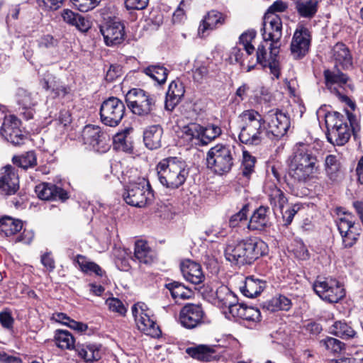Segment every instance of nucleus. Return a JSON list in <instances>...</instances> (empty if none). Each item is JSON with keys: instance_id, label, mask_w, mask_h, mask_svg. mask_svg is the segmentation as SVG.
Segmentation results:
<instances>
[{"instance_id": "f257e3e1", "label": "nucleus", "mask_w": 363, "mask_h": 363, "mask_svg": "<svg viewBox=\"0 0 363 363\" xmlns=\"http://www.w3.org/2000/svg\"><path fill=\"white\" fill-rule=\"evenodd\" d=\"M267 244L257 238H249L240 241H229L225 248V257L234 264H251L266 254Z\"/></svg>"}, {"instance_id": "f03ea898", "label": "nucleus", "mask_w": 363, "mask_h": 363, "mask_svg": "<svg viewBox=\"0 0 363 363\" xmlns=\"http://www.w3.org/2000/svg\"><path fill=\"white\" fill-rule=\"evenodd\" d=\"M317 157L313 153L309 145L297 143L289 158V175L298 182H306L317 172Z\"/></svg>"}, {"instance_id": "7ed1b4c3", "label": "nucleus", "mask_w": 363, "mask_h": 363, "mask_svg": "<svg viewBox=\"0 0 363 363\" xmlns=\"http://www.w3.org/2000/svg\"><path fill=\"white\" fill-rule=\"evenodd\" d=\"M160 182L167 188L175 189L182 186L189 175L186 162L181 157H169L157 165Z\"/></svg>"}, {"instance_id": "20e7f679", "label": "nucleus", "mask_w": 363, "mask_h": 363, "mask_svg": "<svg viewBox=\"0 0 363 363\" xmlns=\"http://www.w3.org/2000/svg\"><path fill=\"white\" fill-rule=\"evenodd\" d=\"M235 160L234 148L220 144L211 147L206 155L207 167L218 175L230 172Z\"/></svg>"}, {"instance_id": "39448f33", "label": "nucleus", "mask_w": 363, "mask_h": 363, "mask_svg": "<svg viewBox=\"0 0 363 363\" xmlns=\"http://www.w3.org/2000/svg\"><path fill=\"white\" fill-rule=\"evenodd\" d=\"M125 201L130 206L144 208L150 205L154 200V193L148 180L138 178L130 182L123 193Z\"/></svg>"}, {"instance_id": "423d86ee", "label": "nucleus", "mask_w": 363, "mask_h": 363, "mask_svg": "<svg viewBox=\"0 0 363 363\" xmlns=\"http://www.w3.org/2000/svg\"><path fill=\"white\" fill-rule=\"evenodd\" d=\"M346 122L344 115L337 111H328L325 114V122L328 130H336L338 136H357L361 127L357 116L351 112L346 111Z\"/></svg>"}, {"instance_id": "0eeeda50", "label": "nucleus", "mask_w": 363, "mask_h": 363, "mask_svg": "<svg viewBox=\"0 0 363 363\" xmlns=\"http://www.w3.org/2000/svg\"><path fill=\"white\" fill-rule=\"evenodd\" d=\"M125 102L131 112L139 116L152 114L157 108V99L142 89L134 88L125 95Z\"/></svg>"}, {"instance_id": "6e6552de", "label": "nucleus", "mask_w": 363, "mask_h": 363, "mask_svg": "<svg viewBox=\"0 0 363 363\" xmlns=\"http://www.w3.org/2000/svg\"><path fill=\"white\" fill-rule=\"evenodd\" d=\"M132 313L138 329L152 337H158L161 330L156 323L152 311L143 302H138L132 307Z\"/></svg>"}, {"instance_id": "1a4fd4ad", "label": "nucleus", "mask_w": 363, "mask_h": 363, "mask_svg": "<svg viewBox=\"0 0 363 363\" xmlns=\"http://www.w3.org/2000/svg\"><path fill=\"white\" fill-rule=\"evenodd\" d=\"M313 288L321 299L329 303H337L345 296L343 286L335 279H318Z\"/></svg>"}, {"instance_id": "9d476101", "label": "nucleus", "mask_w": 363, "mask_h": 363, "mask_svg": "<svg viewBox=\"0 0 363 363\" xmlns=\"http://www.w3.org/2000/svg\"><path fill=\"white\" fill-rule=\"evenodd\" d=\"M125 110V105L122 101L116 97H109L101 105V121L106 125L116 126L122 120Z\"/></svg>"}, {"instance_id": "9b49d317", "label": "nucleus", "mask_w": 363, "mask_h": 363, "mask_svg": "<svg viewBox=\"0 0 363 363\" xmlns=\"http://www.w3.org/2000/svg\"><path fill=\"white\" fill-rule=\"evenodd\" d=\"M269 52H267L266 46L261 43L257 48L256 52L257 62L261 65L263 67H269L271 74H272L277 79L279 77L280 70L278 61V55L279 53L280 47L270 45L268 48Z\"/></svg>"}, {"instance_id": "f8f14e48", "label": "nucleus", "mask_w": 363, "mask_h": 363, "mask_svg": "<svg viewBox=\"0 0 363 363\" xmlns=\"http://www.w3.org/2000/svg\"><path fill=\"white\" fill-rule=\"evenodd\" d=\"M311 35L309 30L302 25L296 28L290 45V50L294 58H303L309 51Z\"/></svg>"}, {"instance_id": "ddd939ff", "label": "nucleus", "mask_w": 363, "mask_h": 363, "mask_svg": "<svg viewBox=\"0 0 363 363\" xmlns=\"http://www.w3.org/2000/svg\"><path fill=\"white\" fill-rule=\"evenodd\" d=\"M264 43L270 42V45L280 47L282 36V22L279 16H264L263 28L261 30Z\"/></svg>"}, {"instance_id": "4468645a", "label": "nucleus", "mask_w": 363, "mask_h": 363, "mask_svg": "<svg viewBox=\"0 0 363 363\" xmlns=\"http://www.w3.org/2000/svg\"><path fill=\"white\" fill-rule=\"evenodd\" d=\"M204 315L201 305L187 303L179 312V322L186 328H195L203 322Z\"/></svg>"}, {"instance_id": "2eb2a0df", "label": "nucleus", "mask_w": 363, "mask_h": 363, "mask_svg": "<svg viewBox=\"0 0 363 363\" xmlns=\"http://www.w3.org/2000/svg\"><path fill=\"white\" fill-rule=\"evenodd\" d=\"M104 42L108 46L121 44L125 36L124 26L119 21L111 20L100 26Z\"/></svg>"}, {"instance_id": "dca6fc26", "label": "nucleus", "mask_w": 363, "mask_h": 363, "mask_svg": "<svg viewBox=\"0 0 363 363\" xmlns=\"http://www.w3.org/2000/svg\"><path fill=\"white\" fill-rule=\"evenodd\" d=\"M228 19V16L217 10L208 11L201 20L199 28L198 35L203 38L209 31L213 30L224 25Z\"/></svg>"}, {"instance_id": "f3484780", "label": "nucleus", "mask_w": 363, "mask_h": 363, "mask_svg": "<svg viewBox=\"0 0 363 363\" xmlns=\"http://www.w3.org/2000/svg\"><path fill=\"white\" fill-rule=\"evenodd\" d=\"M19 188L18 177L11 165L4 167L0 176V192L6 195L14 194Z\"/></svg>"}, {"instance_id": "a211bd4d", "label": "nucleus", "mask_w": 363, "mask_h": 363, "mask_svg": "<svg viewBox=\"0 0 363 363\" xmlns=\"http://www.w3.org/2000/svg\"><path fill=\"white\" fill-rule=\"evenodd\" d=\"M35 193L42 200L59 199L64 201L68 198L66 191L52 183L38 184L35 186Z\"/></svg>"}, {"instance_id": "6ab92c4d", "label": "nucleus", "mask_w": 363, "mask_h": 363, "mask_svg": "<svg viewBox=\"0 0 363 363\" xmlns=\"http://www.w3.org/2000/svg\"><path fill=\"white\" fill-rule=\"evenodd\" d=\"M181 271L184 278L194 284H201L205 279L201 264L190 259L181 263Z\"/></svg>"}, {"instance_id": "aec40b11", "label": "nucleus", "mask_w": 363, "mask_h": 363, "mask_svg": "<svg viewBox=\"0 0 363 363\" xmlns=\"http://www.w3.org/2000/svg\"><path fill=\"white\" fill-rule=\"evenodd\" d=\"M269 220V207L261 206L251 216L247 228L250 230H264L270 225Z\"/></svg>"}, {"instance_id": "412c9836", "label": "nucleus", "mask_w": 363, "mask_h": 363, "mask_svg": "<svg viewBox=\"0 0 363 363\" xmlns=\"http://www.w3.org/2000/svg\"><path fill=\"white\" fill-rule=\"evenodd\" d=\"M183 133L187 136H220L222 130L216 125L209 124L203 127L196 123H191L183 128Z\"/></svg>"}, {"instance_id": "4be33fe9", "label": "nucleus", "mask_w": 363, "mask_h": 363, "mask_svg": "<svg viewBox=\"0 0 363 363\" xmlns=\"http://www.w3.org/2000/svg\"><path fill=\"white\" fill-rule=\"evenodd\" d=\"M267 115L272 118L271 123L276 128L272 130L273 136H284L290 127L289 118L279 109L270 110Z\"/></svg>"}, {"instance_id": "5701e85b", "label": "nucleus", "mask_w": 363, "mask_h": 363, "mask_svg": "<svg viewBox=\"0 0 363 363\" xmlns=\"http://www.w3.org/2000/svg\"><path fill=\"white\" fill-rule=\"evenodd\" d=\"M332 50L334 60L342 69H348L352 67V56L345 44L337 43L333 46Z\"/></svg>"}, {"instance_id": "b1692460", "label": "nucleus", "mask_w": 363, "mask_h": 363, "mask_svg": "<svg viewBox=\"0 0 363 363\" xmlns=\"http://www.w3.org/2000/svg\"><path fill=\"white\" fill-rule=\"evenodd\" d=\"M184 87L181 82H172L166 94L165 108L168 111H172L184 96Z\"/></svg>"}, {"instance_id": "393cba45", "label": "nucleus", "mask_w": 363, "mask_h": 363, "mask_svg": "<svg viewBox=\"0 0 363 363\" xmlns=\"http://www.w3.org/2000/svg\"><path fill=\"white\" fill-rule=\"evenodd\" d=\"M186 352L192 358L203 362H210L216 356L214 347L206 345L188 347Z\"/></svg>"}, {"instance_id": "a878e982", "label": "nucleus", "mask_w": 363, "mask_h": 363, "mask_svg": "<svg viewBox=\"0 0 363 363\" xmlns=\"http://www.w3.org/2000/svg\"><path fill=\"white\" fill-rule=\"evenodd\" d=\"M85 362L97 361L101 358V346L96 344H77L75 349Z\"/></svg>"}, {"instance_id": "bb28decb", "label": "nucleus", "mask_w": 363, "mask_h": 363, "mask_svg": "<svg viewBox=\"0 0 363 363\" xmlns=\"http://www.w3.org/2000/svg\"><path fill=\"white\" fill-rule=\"evenodd\" d=\"M17 101L19 106V114L26 120L31 119L34 113L33 106H34L35 103L33 101L30 94L25 90H19Z\"/></svg>"}, {"instance_id": "cd10ccee", "label": "nucleus", "mask_w": 363, "mask_h": 363, "mask_svg": "<svg viewBox=\"0 0 363 363\" xmlns=\"http://www.w3.org/2000/svg\"><path fill=\"white\" fill-rule=\"evenodd\" d=\"M79 138L81 139L80 142L85 146V149L101 153L107 152L110 149L112 143L111 138Z\"/></svg>"}, {"instance_id": "c85d7f7f", "label": "nucleus", "mask_w": 363, "mask_h": 363, "mask_svg": "<svg viewBox=\"0 0 363 363\" xmlns=\"http://www.w3.org/2000/svg\"><path fill=\"white\" fill-rule=\"evenodd\" d=\"M265 286V281L254 277H249L246 278L244 285L240 287V291L246 297L254 298L259 295Z\"/></svg>"}, {"instance_id": "c756f323", "label": "nucleus", "mask_w": 363, "mask_h": 363, "mask_svg": "<svg viewBox=\"0 0 363 363\" xmlns=\"http://www.w3.org/2000/svg\"><path fill=\"white\" fill-rule=\"evenodd\" d=\"M21 121L14 115L5 116L0 129L1 136H23L20 130Z\"/></svg>"}, {"instance_id": "7c9ffc66", "label": "nucleus", "mask_w": 363, "mask_h": 363, "mask_svg": "<svg viewBox=\"0 0 363 363\" xmlns=\"http://www.w3.org/2000/svg\"><path fill=\"white\" fill-rule=\"evenodd\" d=\"M23 228L21 220L14 219L10 216H4L0 218V235L9 237L15 235Z\"/></svg>"}, {"instance_id": "2f4dec72", "label": "nucleus", "mask_w": 363, "mask_h": 363, "mask_svg": "<svg viewBox=\"0 0 363 363\" xmlns=\"http://www.w3.org/2000/svg\"><path fill=\"white\" fill-rule=\"evenodd\" d=\"M298 15L305 18H312L318 11V0H297L295 2Z\"/></svg>"}, {"instance_id": "473e14b6", "label": "nucleus", "mask_w": 363, "mask_h": 363, "mask_svg": "<svg viewBox=\"0 0 363 363\" xmlns=\"http://www.w3.org/2000/svg\"><path fill=\"white\" fill-rule=\"evenodd\" d=\"M215 303L223 310L232 303L237 301V296L225 285H220L216 290Z\"/></svg>"}, {"instance_id": "72a5a7b5", "label": "nucleus", "mask_w": 363, "mask_h": 363, "mask_svg": "<svg viewBox=\"0 0 363 363\" xmlns=\"http://www.w3.org/2000/svg\"><path fill=\"white\" fill-rule=\"evenodd\" d=\"M330 333L343 340L354 338L357 335L352 326L341 320L335 321L330 327Z\"/></svg>"}, {"instance_id": "f704fd0d", "label": "nucleus", "mask_w": 363, "mask_h": 363, "mask_svg": "<svg viewBox=\"0 0 363 363\" xmlns=\"http://www.w3.org/2000/svg\"><path fill=\"white\" fill-rule=\"evenodd\" d=\"M134 255L139 262L144 264H150L155 259L154 252L143 240H138L135 242Z\"/></svg>"}, {"instance_id": "c9c22d12", "label": "nucleus", "mask_w": 363, "mask_h": 363, "mask_svg": "<svg viewBox=\"0 0 363 363\" xmlns=\"http://www.w3.org/2000/svg\"><path fill=\"white\" fill-rule=\"evenodd\" d=\"M269 203L274 211L279 210L283 211V208L288 202L284 193L276 186H272L268 191Z\"/></svg>"}, {"instance_id": "e433bc0d", "label": "nucleus", "mask_w": 363, "mask_h": 363, "mask_svg": "<svg viewBox=\"0 0 363 363\" xmlns=\"http://www.w3.org/2000/svg\"><path fill=\"white\" fill-rule=\"evenodd\" d=\"M291 301L286 296L278 295L264 304V308L271 312L277 311H289L291 307Z\"/></svg>"}, {"instance_id": "4c0bfd02", "label": "nucleus", "mask_w": 363, "mask_h": 363, "mask_svg": "<svg viewBox=\"0 0 363 363\" xmlns=\"http://www.w3.org/2000/svg\"><path fill=\"white\" fill-rule=\"evenodd\" d=\"M143 72L157 84H162L167 81L169 71L163 65H152L144 68Z\"/></svg>"}, {"instance_id": "58836bf2", "label": "nucleus", "mask_w": 363, "mask_h": 363, "mask_svg": "<svg viewBox=\"0 0 363 363\" xmlns=\"http://www.w3.org/2000/svg\"><path fill=\"white\" fill-rule=\"evenodd\" d=\"M56 345L62 350L75 349V340L72 335L67 330H57L54 336Z\"/></svg>"}, {"instance_id": "ea45409f", "label": "nucleus", "mask_w": 363, "mask_h": 363, "mask_svg": "<svg viewBox=\"0 0 363 363\" xmlns=\"http://www.w3.org/2000/svg\"><path fill=\"white\" fill-rule=\"evenodd\" d=\"M340 163L335 155H329L325 161V169L328 177L337 181L341 177Z\"/></svg>"}, {"instance_id": "a19ab883", "label": "nucleus", "mask_w": 363, "mask_h": 363, "mask_svg": "<svg viewBox=\"0 0 363 363\" xmlns=\"http://www.w3.org/2000/svg\"><path fill=\"white\" fill-rule=\"evenodd\" d=\"M76 262L80 269L86 274H91L92 273L97 276L102 277L104 271L94 262L89 260L86 257L78 255L76 257Z\"/></svg>"}, {"instance_id": "79ce46f5", "label": "nucleus", "mask_w": 363, "mask_h": 363, "mask_svg": "<svg viewBox=\"0 0 363 363\" xmlns=\"http://www.w3.org/2000/svg\"><path fill=\"white\" fill-rule=\"evenodd\" d=\"M324 77L325 79L326 86L329 89H332V86L334 84H337L338 86H342L345 85L349 79L347 75L342 73L340 70H325Z\"/></svg>"}, {"instance_id": "37998d69", "label": "nucleus", "mask_w": 363, "mask_h": 363, "mask_svg": "<svg viewBox=\"0 0 363 363\" xmlns=\"http://www.w3.org/2000/svg\"><path fill=\"white\" fill-rule=\"evenodd\" d=\"M166 287L170 291L174 299L179 298L182 299H189L193 295V293L190 289H187L184 284L179 282L174 281L167 284Z\"/></svg>"}, {"instance_id": "c03bdc74", "label": "nucleus", "mask_w": 363, "mask_h": 363, "mask_svg": "<svg viewBox=\"0 0 363 363\" xmlns=\"http://www.w3.org/2000/svg\"><path fill=\"white\" fill-rule=\"evenodd\" d=\"M40 83L43 89L55 91L57 95L60 94V92H62L64 95L67 94L66 88L59 86L56 77L48 72L44 74Z\"/></svg>"}, {"instance_id": "a18cd8bd", "label": "nucleus", "mask_w": 363, "mask_h": 363, "mask_svg": "<svg viewBox=\"0 0 363 363\" xmlns=\"http://www.w3.org/2000/svg\"><path fill=\"white\" fill-rule=\"evenodd\" d=\"M340 217L336 220L337 226L340 235L347 233L353 230L354 222L353 220L354 216L351 213H342V216Z\"/></svg>"}, {"instance_id": "49530a36", "label": "nucleus", "mask_w": 363, "mask_h": 363, "mask_svg": "<svg viewBox=\"0 0 363 363\" xmlns=\"http://www.w3.org/2000/svg\"><path fill=\"white\" fill-rule=\"evenodd\" d=\"M326 350L333 354H339L345 348V344L338 339L327 337L320 341Z\"/></svg>"}, {"instance_id": "de8ad7c7", "label": "nucleus", "mask_w": 363, "mask_h": 363, "mask_svg": "<svg viewBox=\"0 0 363 363\" xmlns=\"http://www.w3.org/2000/svg\"><path fill=\"white\" fill-rule=\"evenodd\" d=\"M12 160L15 164L25 169L33 167L36 163V158L33 152H27L21 156H15Z\"/></svg>"}, {"instance_id": "09e8293b", "label": "nucleus", "mask_w": 363, "mask_h": 363, "mask_svg": "<svg viewBox=\"0 0 363 363\" xmlns=\"http://www.w3.org/2000/svg\"><path fill=\"white\" fill-rule=\"evenodd\" d=\"M256 30L251 29L244 32L239 38L240 43L243 45V48L247 55H251L255 51V47L252 45V41L255 38Z\"/></svg>"}, {"instance_id": "8fccbe9b", "label": "nucleus", "mask_w": 363, "mask_h": 363, "mask_svg": "<svg viewBox=\"0 0 363 363\" xmlns=\"http://www.w3.org/2000/svg\"><path fill=\"white\" fill-rule=\"evenodd\" d=\"M113 147L115 150L132 152L133 149L131 138H113Z\"/></svg>"}, {"instance_id": "3c124183", "label": "nucleus", "mask_w": 363, "mask_h": 363, "mask_svg": "<svg viewBox=\"0 0 363 363\" xmlns=\"http://www.w3.org/2000/svg\"><path fill=\"white\" fill-rule=\"evenodd\" d=\"M106 305L108 306L110 311L116 313L120 315H125L127 309L123 302L114 297L108 298L106 301Z\"/></svg>"}, {"instance_id": "603ef678", "label": "nucleus", "mask_w": 363, "mask_h": 363, "mask_svg": "<svg viewBox=\"0 0 363 363\" xmlns=\"http://www.w3.org/2000/svg\"><path fill=\"white\" fill-rule=\"evenodd\" d=\"M248 211V205H244L238 213L230 217L229 226L234 228L238 227L242 221H245L247 218Z\"/></svg>"}, {"instance_id": "864d4df0", "label": "nucleus", "mask_w": 363, "mask_h": 363, "mask_svg": "<svg viewBox=\"0 0 363 363\" xmlns=\"http://www.w3.org/2000/svg\"><path fill=\"white\" fill-rule=\"evenodd\" d=\"M255 159L247 152H243V162L242 164V175L246 178H249L254 171Z\"/></svg>"}, {"instance_id": "5fc2aeb1", "label": "nucleus", "mask_w": 363, "mask_h": 363, "mask_svg": "<svg viewBox=\"0 0 363 363\" xmlns=\"http://www.w3.org/2000/svg\"><path fill=\"white\" fill-rule=\"evenodd\" d=\"M101 0H70L72 4L80 11L86 12L95 8Z\"/></svg>"}, {"instance_id": "6e6d98bb", "label": "nucleus", "mask_w": 363, "mask_h": 363, "mask_svg": "<svg viewBox=\"0 0 363 363\" xmlns=\"http://www.w3.org/2000/svg\"><path fill=\"white\" fill-rule=\"evenodd\" d=\"M288 8L287 3L281 1L277 0L275 1L267 9L264 16H268L269 18H272V16H279L276 14V13L284 12Z\"/></svg>"}, {"instance_id": "4d7b16f0", "label": "nucleus", "mask_w": 363, "mask_h": 363, "mask_svg": "<svg viewBox=\"0 0 363 363\" xmlns=\"http://www.w3.org/2000/svg\"><path fill=\"white\" fill-rule=\"evenodd\" d=\"M261 121H254L253 123L245 124L241 129L242 132L246 130V134L249 136H258V135L262 134Z\"/></svg>"}, {"instance_id": "13d9d810", "label": "nucleus", "mask_w": 363, "mask_h": 363, "mask_svg": "<svg viewBox=\"0 0 363 363\" xmlns=\"http://www.w3.org/2000/svg\"><path fill=\"white\" fill-rule=\"evenodd\" d=\"M1 325L6 330H11L13 328L14 318L11 312L9 309H5L0 312Z\"/></svg>"}, {"instance_id": "bf43d9fd", "label": "nucleus", "mask_w": 363, "mask_h": 363, "mask_svg": "<svg viewBox=\"0 0 363 363\" xmlns=\"http://www.w3.org/2000/svg\"><path fill=\"white\" fill-rule=\"evenodd\" d=\"M240 118L245 124L253 123L254 121H262L261 115L253 109L244 111Z\"/></svg>"}, {"instance_id": "052dcab7", "label": "nucleus", "mask_w": 363, "mask_h": 363, "mask_svg": "<svg viewBox=\"0 0 363 363\" xmlns=\"http://www.w3.org/2000/svg\"><path fill=\"white\" fill-rule=\"evenodd\" d=\"M58 40L50 35H43L38 40V46L43 48H52L57 45Z\"/></svg>"}, {"instance_id": "680f3d73", "label": "nucleus", "mask_w": 363, "mask_h": 363, "mask_svg": "<svg viewBox=\"0 0 363 363\" xmlns=\"http://www.w3.org/2000/svg\"><path fill=\"white\" fill-rule=\"evenodd\" d=\"M149 0H125V5L128 10H143L148 4Z\"/></svg>"}, {"instance_id": "e2e57ef3", "label": "nucleus", "mask_w": 363, "mask_h": 363, "mask_svg": "<svg viewBox=\"0 0 363 363\" xmlns=\"http://www.w3.org/2000/svg\"><path fill=\"white\" fill-rule=\"evenodd\" d=\"M64 0H38L40 6L46 10L55 11L60 8Z\"/></svg>"}, {"instance_id": "0e129e2a", "label": "nucleus", "mask_w": 363, "mask_h": 363, "mask_svg": "<svg viewBox=\"0 0 363 363\" xmlns=\"http://www.w3.org/2000/svg\"><path fill=\"white\" fill-rule=\"evenodd\" d=\"M260 318L261 313L257 308L247 306L244 320L251 322H257L260 320Z\"/></svg>"}, {"instance_id": "69168bd1", "label": "nucleus", "mask_w": 363, "mask_h": 363, "mask_svg": "<svg viewBox=\"0 0 363 363\" xmlns=\"http://www.w3.org/2000/svg\"><path fill=\"white\" fill-rule=\"evenodd\" d=\"M294 252L295 256L301 260H306L309 257L308 251L306 245L301 242H297L296 247L294 249Z\"/></svg>"}, {"instance_id": "338daca9", "label": "nucleus", "mask_w": 363, "mask_h": 363, "mask_svg": "<svg viewBox=\"0 0 363 363\" xmlns=\"http://www.w3.org/2000/svg\"><path fill=\"white\" fill-rule=\"evenodd\" d=\"M341 236L342 238V244L344 247H351L355 244L357 240L358 234L352 230L347 233L342 234Z\"/></svg>"}, {"instance_id": "774afa93", "label": "nucleus", "mask_w": 363, "mask_h": 363, "mask_svg": "<svg viewBox=\"0 0 363 363\" xmlns=\"http://www.w3.org/2000/svg\"><path fill=\"white\" fill-rule=\"evenodd\" d=\"M299 209V207L298 205H294V206H292L291 208H290L289 209L286 210L285 212H282V218H283V220H284V225H286V226H288L289 225H290L294 219V217L295 216V214L297 213V211H298Z\"/></svg>"}]
</instances>
